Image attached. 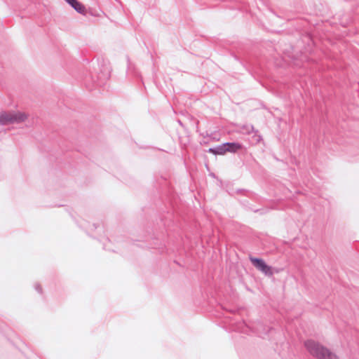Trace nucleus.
<instances>
[{
	"mask_svg": "<svg viewBox=\"0 0 359 359\" xmlns=\"http://www.w3.org/2000/svg\"><path fill=\"white\" fill-rule=\"evenodd\" d=\"M65 1L69 4L72 0H65Z\"/></svg>",
	"mask_w": 359,
	"mask_h": 359,
	"instance_id": "0eeeda50",
	"label": "nucleus"
},
{
	"mask_svg": "<svg viewBox=\"0 0 359 359\" xmlns=\"http://www.w3.org/2000/svg\"><path fill=\"white\" fill-rule=\"evenodd\" d=\"M226 152H236L241 149V145L238 143H226Z\"/></svg>",
	"mask_w": 359,
	"mask_h": 359,
	"instance_id": "423d86ee",
	"label": "nucleus"
},
{
	"mask_svg": "<svg viewBox=\"0 0 359 359\" xmlns=\"http://www.w3.org/2000/svg\"><path fill=\"white\" fill-rule=\"evenodd\" d=\"M304 346L307 351L318 359H339L335 353L313 340H307Z\"/></svg>",
	"mask_w": 359,
	"mask_h": 359,
	"instance_id": "f257e3e1",
	"label": "nucleus"
},
{
	"mask_svg": "<svg viewBox=\"0 0 359 359\" xmlns=\"http://www.w3.org/2000/svg\"><path fill=\"white\" fill-rule=\"evenodd\" d=\"M69 4L79 13H85V7L84 6L78 1L77 0H72Z\"/></svg>",
	"mask_w": 359,
	"mask_h": 359,
	"instance_id": "39448f33",
	"label": "nucleus"
},
{
	"mask_svg": "<svg viewBox=\"0 0 359 359\" xmlns=\"http://www.w3.org/2000/svg\"><path fill=\"white\" fill-rule=\"evenodd\" d=\"M28 116L25 112H2L0 113V124L20 123L27 120Z\"/></svg>",
	"mask_w": 359,
	"mask_h": 359,
	"instance_id": "f03ea898",
	"label": "nucleus"
},
{
	"mask_svg": "<svg viewBox=\"0 0 359 359\" xmlns=\"http://www.w3.org/2000/svg\"><path fill=\"white\" fill-rule=\"evenodd\" d=\"M250 260L253 266L259 271L268 276L273 275L271 267L268 266L263 259L255 257H250Z\"/></svg>",
	"mask_w": 359,
	"mask_h": 359,
	"instance_id": "7ed1b4c3",
	"label": "nucleus"
},
{
	"mask_svg": "<svg viewBox=\"0 0 359 359\" xmlns=\"http://www.w3.org/2000/svg\"><path fill=\"white\" fill-rule=\"evenodd\" d=\"M208 151L215 155H224L226 153L225 144L219 145L215 149H209Z\"/></svg>",
	"mask_w": 359,
	"mask_h": 359,
	"instance_id": "20e7f679",
	"label": "nucleus"
}]
</instances>
